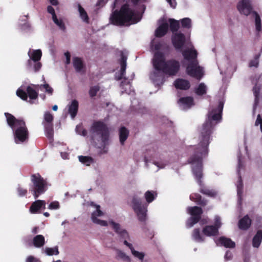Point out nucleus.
<instances>
[{"instance_id": "obj_1", "label": "nucleus", "mask_w": 262, "mask_h": 262, "mask_svg": "<svg viewBox=\"0 0 262 262\" xmlns=\"http://www.w3.org/2000/svg\"><path fill=\"white\" fill-rule=\"evenodd\" d=\"M223 103L220 102L216 108H211L208 113V117L200 129L199 143L195 148L193 155L190 158L189 163L191 164L193 173L201 185L202 164V160L208 154V146L210 142V136L213 127L221 121Z\"/></svg>"}, {"instance_id": "obj_2", "label": "nucleus", "mask_w": 262, "mask_h": 262, "mask_svg": "<svg viewBox=\"0 0 262 262\" xmlns=\"http://www.w3.org/2000/svg\"><path fill=\"white\" fill-rule=\"evenodd\" d=\"M152 62L154 71L150 74V78L157 85L163 83V73L169 75H174L180 68L179 62L173 60L166 61L164 56L158 51L155 54Z\"/></svg>"}, {"instance_id": "obj_3", "label": "nucleus", "mask_w": 262, "mask_h": 262, "mask_svg": "<svg viewBox=\"0 0 262 262\" xmlns=\"http://www.w3.org/2000/svg\"><path fill=\"white\" fill-rule=\"evenodd\" d=\"M141 15L133 8L128 5L122 6L120 11H115L111 15L110 20L115 25H130L138 22Z\"/></svg>"}, {"instance_id": "obj_4", "label": "nucleus", "mask_w": 262, "mask_h": 262, "mask_svg": "<svg viewBox=\"0 0 262 262\" xmlns=\"http://www.w3.org/2000/svg\"><path fill=\"white\" fill-rule=\"evenodd\" d=\"M183 56L187 62L186 72L190 76L198 80L201 79L204 76L203 68L199 65L197 58V51L191 44L187 49L182 52Z\"/></svg>"}, {"instance_id": "obj_5", "label": "nucleus", "mask_w": 262, "mask_h": 262, "mask_svg": "<svg viewBox=\"0 0 262 262\" xmlns=\"http://www.w3.org/2000/svg\"><path fill=\"white\" fill-rule=\"evenodd\" d=\"M91 136L93 143L99 148L103 149L109 144V131L103 122L93 123L91 129Z\"/></svg>"}, {"instance_id": "obj_6", "label": "nucleus", "mask_w": 262, "mask_h": 262, "mask_svg": "<svg viewBox=\"0 0 262 262\" xmlns=\"http://www.w3.org/2000/svg\"><path fill=\"white\" fill-rule=\"evenodd\" d=\"M5 116L8 125L13 131L15 143L20 144L25 142L28 138L29 132L25 121L16 119L9 113H5Z\"/></svg>"}, {"instance_id": "obj_7", "label": "nucleus", "mask_w": 262, "mask_h": 262, "mask_svg": "<svg viewBox=\"0 0 262 262\" xmlns=\"http://www.w3.org/2000/svg\"><path fill=\"white\" fill-rule=\"evenodd\" d=\"M237 8L241 14L245 15L252 14L255 20V28L257 32L261 30V19L259 15L254 11H252V8L250 0H242L237 5Z\"/></svg>"}, {"instance_id": "obj_8", "label": "nucleus", "mask_w": 262, "mask_h": 262, "mask_svg": "<svg viewBox=\"0 0 262 262\" xmlns=\"http://www.w3.org/2000/svg\"><path fill=\"white\" fill-rule=\"evenodd\" d=\"M147 205V204L142 203L141 199L137 195H134L133 197L131 206L140 222H143L146 220Z\"/></svg>"}, {"instance_id": "obj_9", "label": "nucleus", "mask_w": 262, "mask_h": 262, "mask_svg": "<svg viewBox=\"0 0 262 262\" xmlns=\"http://www.w3.org/2000/svg\"><path fill=\"white\" fill-rule=\"evenodd\" d=\"M33 183V195L35 199L44 193L47 190V183L39 175H33L32 177Z\"/></svg>"}, {"instance_id": "obj_10", "label": "nucleus", "mask_w": 262, "mask_h": 262, "mask_svg": "<svg viewBox=\"0 0 262 262\" xmlns=\"http://www.w3.org/2000/svg\"><path fill=\"white\" fill-rule=\"evenodd\" d=\"M187 212L190 214L191 217L187 220L186 226L188 228H191L199 222L203 211L200 207L195 206L188 207L187 208Z\"/></svg>"}, {"instance_id": "obj_11", "label": "nucleus", "mask_w": 262, "mask_h": 262, "mask_svg": "<svg viewBox=\"0 0 262 262\" xmlns=\"http://www.w3.org/2000/svg\"><path fill=\"white\" fill-rule=\"evenodd\" d=\"M91 205L95 209V210L91 214V220L93 223L101 226H107L108 223L107 221L98 219L99 217L103 216L104 215V213L100 209V206L93 203H92Z\"/></svg>"}, {"instance_id": "obj_12", "label": "nucleus", "mask_w": 262, "mask_h": 262, "mask_svg": "<svg viewBox=\"0 0 262 262\" xmlns=\"http://www.w3.org/2000/svg\"><path fill=\"white\" fill-rule=\"evenodd\" d=\"M123 244L129 249L130 253L134 257L139 260L140 262L143 261L145 256L144 252L135 250L133 244L127 242L126 240L123 241Z\"/></svg>"}, {"instance_id": "obj_13", "label": "nucleus", "mask_w": 262, "mask_h": 262, "mask_svg": "<svg viewBox=\"0 0 262 262\" xmlns=\"http://www.w3.org/2000/svg\"><path fill=\"white\" fill-rule=\"evenodd\" d=\"M172 42L177 49H181L185 42V36L181 33H176L172 36Z\"/></svg>"}, {"instance_id": "obj_14", "label": "nucleus", "mask_w": 262, "mask_h": 262, "mask_svg": "<svg viewBox=\"0 0 262 262\" xmlns=\"http://www.w3.org/2000/svg\"><path fill=\"white\" fill-rule=\"evenodd\" d=\"M159 23V26L155 31V35L157 37H161L167 32L168 28V23L165 19H160Z\"/></svg>"}, {"instance_id": "obj_15", "label": "nucleus", "mask_w": 262, "mask_h": 262, "mask_svg": "<svg viewBox=\"0 0 262 262\" xmlns=\"http://www.w3.org/2000/svg\"><path fill=\"white\" fill-rule=\"evenodd\" d=\"M238 169H237V172L239 175V178L238 180L236 183V187H237V193L238 197V201H241V195L242 194V190H243V183L241 180V176L239 175V169L241 168L243 166V164L242 162V160L241 159V157L239 156L238 157Z\"/></svg>"}, {"instance_id": "obj_16", "label": "nucleus", "mask_w": 262, "mask_h": 262, "mask_svg": "<svg viewBox=\"0 0 262 262\" xmlns=\"http://www.w3.org/2000/svg\"><path fill=\"white\" fill-rule=\"evenodd\" d=\"M115 258L118 260L123 261L124 262H131L132 259L130 256L126 253L124 251L120 249L116 248Z\"/></svg>"}, {"instance_id": "obj_17", "label": "nucleus", "mask_w": 262, "mask_h": 262, "mask_svg": "<svg viewBox=\"0 0 262 262\" xmlns=\"http://www.w3.org/2000/svg\"><path fill=\"white\" fill-rule=\"evenodd\" d=\"M179 105L183 110H187L194 105L193 99L191 97H183L179 101Z\"/></svg>"}, {"instance_id": "obj_18", "label": "nucleus", "mask_w": 262, "mask_h": 262, "mask_svg": "<svg viewBox=\"0 0 262 262\" xmlns=\"http://www.w3.org/2000/svg\"><path fill=\"white\" fill-rule=\"evenodd\" d=\"M46 203L44 201L37 200L32 203L30 208V211L32 213H37L39 212V210L41 209H45Z\"/></svg>"}, {"instance_id": "obj_19", "label": "nucleus", "mask_w": 262, "mask_h": 262, "mask_svg": "<svg viewBox=\"0 0 262 262\" xmlns=\"http://www.w3.org/2000/svg\"><path fill=\"white\" fill-rule=\"evenodd\" d=\"M217 245L224 246L226 248H233L235 246V243L230 239L221 237L215 241Z\"/></svg>"}, {"instance_id": "obj_20", "label": "nucleus", "mask_w": 262, "mask_h": 262, "mask_svg": "<svg viewBox=\"0 0 262 262\" xmlns=\"http://www.w3.org/2000/svg\"><path fill=\"white\" fill-rule=\"evenodd\" d=\"M218 228L215 226H206L203 229V234L207 236H215L217 234Z\"/></svg>"}, {"instance_id": "obj_21", "label": "nucleus", "mask_w": 262, "mask_h": 262, "mask_svg": "<svg viewBox=\"0 0 262 262\" xmlns=\"http://www.w3.org/2000/svg\"><path fill=\"white\" fill-rule=\"evenodd\" d=\"M126 59H127V58L126 56H125L124 55L122 56L121 59L120 60V66H121L120 71L119 73H116V75H115L116 78L118 80L122 79L124 76L125 69H126Z\"/></svg>"}, {"instance_id": "obj_22", "label": "nucleus", "mask_w": 262, "mask_h": 262, "mask_svg": "<svg viewBox=\"0 0 262 262\" xmlns=\"http://www.w3.org/2000/svg\"><path fill=\"white\" fill-rule=\"evenodd\" d=\"M68 112L70 114L72 118H74L77 113L78 108V102L76 100L72 101L71 103L68 105Z\"/></svg>"}, {"instance_id": "obj_23", "label": "nucleus", "mask_w": 262, "mask_h": 262, "mask_svg": "<svg viewBox=\"0 0 262 262\" xmlns=\"http://www.w3.org/2000/svg\"><path fill=\"white\" fill-rule=\"evenodd\" d=\"M31 60L33 62L38 61L41 57L42 53L40 50L30 49L28 53Z\"/></svg>"}, {"instance_id": "obj_24", "label": "nucleus", "mask_w": 262, "mask_h": 262, "mask_svg": "<svg viewBox=\"0 0 262 262\" xmlns=\"http://www.w3.org/2000/svg\"><path fill=\"white\" fill-rule=\"evenodd\" d=\"M177 89L181 90H187L190 88V83L188 80L178 79L175 81L174 83Z\"/></svg>"}, {"instance_id": "obj_25", "label": "nucleus", "mask_w": 262, "mask_h": 262, "mask_svg": "<svg viewBox=\"0 0 262 262\" xmlns=\"http://www.w3.org/2000/svg\"><path fill=\"white\" fill-rule=\"evenodd\" d=\"M251 223V220L248 215H246L239 221L238 227L242 230H247L250 226Z\"/></svg>"}, {"instance_id": "obj_26", "label": "nucleus", "mask_w": 262, "mask_h": 262, "mask_svg": "<svg viewBox=\"0 0 262 262\" xmlns=\"http://www.w3.org/2000/svg\"><path fill=\"white\" fill-rule=\"evenodd\" d=\"M129 135V131L125 127H121L119 130V141L121 145H124Z\"/></svg>"}, {"instance_id": "obj_27", "label": "nucleus", "mask_w": 262, "mask_h": 262, "mask_svg": "<svg viewBox=\"0 0 262 262\" xmlns=\"http://www.w3.org/2000/svg\"><path fill=\"white\" fill-rule=\"evenodd\" d=\"M73 66L77 72H81L82 71L84 68V65L81 58L77 57H75L73 58Z\"/></svg>"}, {"instance_id": "obj_28", "label": "nucleus", "mask_w": 262, "mask_h": 262, "mask_svg": "<svg viewBox=\"0 0 262 262\" xmlns=\"http://www.w3.org/2000/svg\"><path fill=\"white\" fill-rule=\"evenodd\" d=\"M45 243V237L42 235H37L33 239V245L36 248H40Z\"/></svg>"}, {"instance_id": "obj_29", "label": "nucleus", "mask_w": 262, "mask_h": 262, "mask_svg": "<svg viewBox=\"0 0 262 262\" xmlns=\"http://www.w3.org/2000/svg\"><path fill=\"white\" fill-rule=\"evenodd\" d=\"M262 241V231L258 230L255 235L253 237L252 240V245L255 248H258L261 244Z\"/></svg>"}, {"instance_id": "obj_30", "label": "nucleus", "mask_w": 262, "mask_h": 262, "mask_svg": "<svg viewBox=\"0 0 262 262\" xmlns=\"http://www.w3.org/2000/svg\"><path fill=\"white\" fill-rule=\"evenodd\" d=\"M26 90L30 98V100L28 102L30 103H32V100H35L37 98L38 94L30 86L27 87Z\"/></svg>"}, {"instance_id": "obj_31", "label": "nucleus", "mask_w": 262, "mask_h": 262, "mask_svg": "<svg viewBox=\"0 0 262 262\" xmlns=\"http://www.w3.org/2000/svg\"><path fill=\"white\" fill-rule=\"evenodd\" d=\"M260 85L256 83L253 88V93L255 96V102L253 106V111L254 112L256 108V106L258 103V96L259 94Z\"/></svg>"}, {"instance_id": "obj_32", "label": "nucleus", "mask_w": 262, "mask_h": 262, "mask_svg": "<svg viewBox=\"0 0 262 262\" xmlns=\"http://www.w3.org/2000/svg\"><path fill=\"white\" fill-rule=\"evenodd\" d=\"M207 87L204 83H201L194 89V92L197 95L201 96L206 93Z\"/></svg>"}, {"instance_id": "obj_33", "label": "nucleus", "mask_w": 262, "mask_h": 262, "mask_svg": "<svg viewBox=\"0 0 262 262\" xmlns=\"http://www.w3.org/2000/svg\"><path fill=\"white\" fill-rule=\"evenodd\" d=\"M45 134L46 136L50 139L52 140L54 132L52 124H44Z\"/></svg>"}, {"instance_id": "obj_34", "label": "nucleus", "mask_w": 262, "mask_h": 262, "mask_svg": "<svg viewBox=\"0 0 262 262\" xmlns=\"http://www.w3.org/2000/svg\"><path fill=\"white\" fill-rule=\"evenodd\" d=\"M38 89L41 91L45 92L47 94L52 95L53 94L54 90L48 83H45L43 84L38 85Z\"/></svg>"}, {"instance_id": "obj_35", "label": "nucleus", "mask_w": 262, "mask_h": 262, "mask_svg": "<svg viewBox=\"0 0 262 262\" xmlns=\"http://www.w3.org/2000/svg\"><path fill=\"white\" fill-rule=\"evenodd\" d=\"M121 86L122 89L124 90L125 93L129 95H132V93L134 94V91L132 89V86L129 81L126 82V80H125L124 82L122 81Z\"/></svg>"}, {"instance_id": "obj_36", "label": "nucleus", "mask_w": 262, "mask_h": 262, "mask_svg": "<svg viewBox=\"0 0 262 262\" xmlns=\"http://www.w3.org/2000/svg\"><path fill=\"white\" fill-rule=\"evenodd\" d=\"M78 12L81 19L85 23H88L89 18L85 10L80 5L78 6Z\"/></svg>"}, {"instance_id": "obj_37", "label": "nucleus", "mask_w": 262, "mask_h": 262, "mask_svg": "<svg viewBox=\"0 0 262 262\" xmlns=\"http://www.w3.org/2000/svg\"><path fill=\"white\" fill-rule=\"evenodd\" d=\"M78 159L80 162L86 166H89L94 162L93 159L89 156H80Z\"/></svg>"}, {"instance_id": "obj_38", "label": "nucleus", "mask_w": 262, "mask_h": 262, "mask_svg": "<svg viewBox=\"0 0 262 262\" xmlns=\"http://www.w3.org/2000/svg\"><path fill=\"white\" fill-rule=\"evenodd\" d=\"M168 25L170 24V28L172 32L177 31L179 28V23L174 19H169L167 20Z\"/></svg>"}, {"instance_id": "obj_39", "label": "nucleus", "mask_w": 262, "mask_h": 262, "mask_svg": "<svg viewBox=\"0 0 262 262\" xmlns=\"http://www.w3.org/2000/svg\"><path fill=\"white\" fill-rule=\"evenodd\" d=\"M193 238L197 242H202L204 241V238L201 236L199 229H195L193 230L192 233Z\"/></svg>"}, {"instance_id": "obj_40", "label": "nucleus", "mask_w": 262, "mask_h": 262, "mask_svg": "<svg viewBox=\"0 0 262 262\" xmlns=\"http://www.w3.org/2000/svg\"><path fill=\"white\" fill-rule=\"evenodd\" d=\"M52 19L54 23L59 27L60 30L63 31L66 30L65 25L62 19H58L56 16H54V17L52 18Z\"/></svg>"}, {"instance_id": "obj_41", "label": "nucleus", "mask_w": 262, "mask_h": 262, "mask_svg": "<svg viewBox=\"0 0 262 262\" xmlns=\"http://www.w3.org/2000/svg\"><path fill=\"white\" fill-rule=\"evenodd\" d=\"M156 194L154 191H147L145 193V198L148 203L152 202L156 198Z\"/></svg>"}, {"instance_id": "obj_42", "label": "nucleus", "mask_w": 262, "mask_h": 262, "mask_svg": "<svg viewBox=\"0 0 262 262\" xmlns=\"http://www.w3.org/2000/svg\"><path fill=\"white\" fill-rule=\"evenodd\" d=\"M190 199L192 201H193L199 204L205 205L206 204L203 201L201 200V196L200 194L194 193L192 194L190 196Z\"/></svg>"}, {"instance_id": "obj_43", "label": "nucleus", "mask_w": 262, "mask_h": 262, "mask_svg": "<svg viewBox=\"0 0 262 262\" xmlns=\"http://www.w3.org/2000/svg\"><path fill=\"white\" fill-rule=\"evenodd\" d=\"M16 95L23 100L27 101L28 99L27 94L23 89V86H21L17 90Z\"/></svg>"}, {"instance_id": "obj_44", "label": "nucleus", "mask_w": 262, "mask_h": 262, "mask_svg": "<svg viewBox=\"0 0 262 262\" xmlns=\"http://www.w3.org/2000/svg\"><path fill=\"white\" fill-rule=\"evenodd\" d=\"M60 155L61 158L63 159H69V150L68 147H64L63 146H61V148H60Z\"/></svg>"}, {"instance_id": "obj_45", "label": "nucleus", "mask_w": 262, "mask_h": 262, "mask_svg": "<svg viewBox=\"0 0 262 262\" xmlns=\"http://www.w3.org/2000/svg\"><path fill=\"white\" fill-rule=\"evenodd\" d=\"M45 252L47 255H57L59 253L58 248L57 247L54 248H46L44 250Z\"/></svg>"}, {"instance_id": "obj_46", "label": "nucleus", "mask_w": 262, "mask_h": 262, "mask_svg": "<svg viewBox=\"0 0 262 262\" xmlns=\"http://www.w3.org/2000/svg\"><path fill=\"white\" fill-rule=\"evenodd\" d=\"M201 192L210 196H214L216 194V192L214 190H211L207 188H201Z\"/></svg>"}, {"instance_id": "obj_47", "label": "nucleus", "mask_w": 262, "mask_h": 262, "mask_svg": "<svg viewBox=\"0 0 262 262\" xmlns=\"http://www.w3.org/2000/svg\"><path fill=\"white\" fill-rule=\"evenodd\" d=\"M109 223L112 226L115 232H116L117 234L123 229L121 227L119 224L115 222L112 220L109 221Z\"/></svg>"}, {"instance_id": "obj_48", "label": "nucleus", "mask_w": 262, "mask_h": 262, "mask_svg": "<svg viewBox=\"0 0 262 262\" xmlns=\"http://www.w3.org/2000/svg\"><path fill=\"white\" fill-rule=\"evenodd\" d=\"M260 56V54L256 55L254 59L250 61L249 63L250 67H255L257 68L259 64V58Z\"/></svg>"}, {"instance_id": "obj_49", "label": "nucleus", "mask_w": 262, "mask_h": 262, "mask_svg": "<svg viewBox=\"0 0 262 262\" xmlns=\"http://www.w3.org/2000/svg\"><path fill=\"white\" fill-rule=\"evenodd\" d=\"M118 234L120 236L121 238L123 239V242L124 240H126L127 242H128V240L129 241L130 237L128 233L127 232L126 230H124L123 229Z\"/></svg>"}, {"instance_id": "obj_50", "label": "nucleus", "mask_w": 262, "mask_h": 262, "mask_svg": "<svg viewBox=\"0 0 262 262\" xmlns=\"http://www.w3.org/2000/svg\"><path fill=\"white\" fill-rule=\"evenodd\" d=\"M100 88L98 85L92 86L89 91V95L91 97L95 96L99 91Z\"/></svg>"}, {"instance_id": "obj_51", "label": "nucleus", "mask_w": 262, "mask_h": 262, "mask_svg": "<svg viewBox=\"0 0 262 262\" xmlns=\"http://www.w3.org/2000/svg\"><path fill=\"white\" fill-rule=\"evenodd\" d=\"M44 119L47 122L45 124H52L51 122L53 120V116L51 113L46 112L44 114Z\"/></svg>"}, {"instance_id": "obj_52", "label": "nucleus", "mask_w": 262, "mask_h": 262, "mask_svg": "<svg viewBox=\"0 0 262 262\" xmlns=\"http://www.w3.org/2000/svg\"><path fill=\"white\" fill-rule=\"evenodd\" d=\"M75 130L78 134L83 136H86L87 133L86 130L84 129L81 125H77Z\"/></svg>"}, {"instance_id": "obj_53", "label": "nucleus", "mask_w": 262, "mask_h": 262, "mask_svg": "<svg viewBox=\"0 0 262 262\" xmlns=\"http://www.w3.org/2000/svg\"><path fill=\"white\" fill-rule=\"evenodd\" d=\"M182 26L185 28H190L191 27V20L189 18H185L181 20Z\"/></svg>"}, {"instance_id": "obj_54", "label": "nucleus", "mask_w": 262, "mask_h": 262, "mask_svg": "<svg viewBox=\"0 0 262 262\" xmlns=\"http://www.w3.org/2000/svg\"><path fill=\"white\" fill-rule=\"evenodd\" d=\"M49 209H57L59 208V203L57 201H54L50 203L48 207Z\"/></svg>"}, {"instance_id": "obj_55", "label": "nucleus", "mask_w": 262, "mask_h": 262, "mask_svg": "<svg viewBox=\"0 0 262 262\" xmlns=\"http://www.w3.org/2000/svg\"><path fill=\"white\" fill-rule=\"evenodd\" d=\"M17 192L19 196H23L26 194L27 190V189L19 186L17 188Z\"/></svg>"}, {"instance_id": "obj_56", "label": "nucleus", "mask_w": 262, "mask_h": 262, "mask_svg": "<svg viewBox=\"0 0 262 262\" xmlns=\"http://www.w3.org/2000/svg\"><path fill=\"white\" fill-rule=\"evenodd\" d=\"M161 45L159 43H155L154 40L151 42V50L152 51H158L160 49Z\"/></svg>"}, {"instance_id": "obj_57", "label": "nucleus", "mask_w": 262, "mask_h": 262, "mask_svg": "<svg viewBox=\"0 0 262 262\" xmlns=\"http://www.w3.org/2000/svg\"><path fill=\"white\" fill-rule=\"evenodd\" d=\"M255 124L256 126L260 125V130L262 132V119L260 117V115L258 114L256 120L255 121Z\"/></svg>"}, {"instance_id": "obj_58", "label": "nucleus", "mask_w": 262, "mask_h": 262, "mask_svg": "<svg viewBox=\"0 0 262 262\" xmlns=\"http://www.w3.org/2000/svg\"><path fill=\"white\" fill-rule=\"evenodd\" d=\"M214 220H215V225L214 226L219 229V228H220V227L221 226V225H222L221 222V219L219 216H216L215 217Z\"/></svg>"}, {"instance_id": "obj_59", "label": "nucleus", "mask_w": 262, "mask_h": 262, "mask_svg": "<svg viewBox=\"0 0 262 262\" xmlns=\"http://www.w3.org/2000/svg\"><path fill=\"white\" fill-rule=\"evenodd\" d=\"M26 262H40V261L32 256H29L27 258Z\"/></svg>"}, {"instance_id": "obj_60", "label": "nucleus", "mask_w": 262, "mask_h": 262, "mask_svg": "<svg viewBox=\"0 0 262 262\" xmlns=\"http://www.w3.org/2000/svg\"><path fill=\"white\" fill-rule=\"evenodd\" d=\"M232 257V254L231 252L229 251H227L225 255L224 258L225 260H229L231 259Z\"/></svg>"}, {"instance_id": "obj_61", "label": "nucleus", "mask_w": 262, "mask_h": 262, "mask_svg": "<svg viewBox=\"0 0 262 262\" xmlns=\"http://www.w3.org/2000/svg\"><path fill=\"white\" fill-rule=\"evenodd\" d=\"M47 11L48 13L52 14V18L54 17V16H56L55 13L54 9L52 6H49L47 8Z\"/></svg>"}, {"instance_id": "obj_62", "label": "nucleus", "mask_w": 262, "mask_h": 262, "mask_svg": "<svg viewBox=\"0 0 262 262\" xmlns=\"http://www.w3.org/2000/svg\"><path fill=\"white\" fill-rule=\"evenodd\" d=\"M167 2L169 4L171 7L175 8L177 6L176 0H166Z\"/></svg>"}, {"instance_id": "obj_63", "label": "nucleus", "mask_w": 262, "mask_h": 262, "mask_svg": "<svg viewBox=\"0 0 262 262\" xmlns=\"http://www.w3.org/2000/svg\"><path fill=\"white\" fill-rule=\"evenodd\" d=\"M34 62V71H37L40 69L41 64L40 62H39L38 61Z\"/></svg>"}, {"instance_id": "obj_64", "label": "nucleus", "mask_w": 262, "mask_h": 262, "mask_svg": "<svg viewBox=\"0 0 262 262\" xmlns=\"http://www.w3.org/2000/svg\"><path fill=\"white\" fill-rule=\"evenodd\" d=\"M64 55L66 56V63L67 64H69L70 63V58H71V55H70V53L67 52L64 53Z\"/></svg>"}]
</instances>
